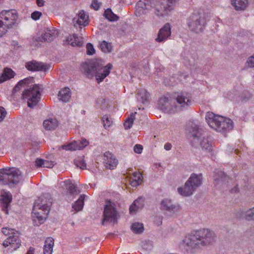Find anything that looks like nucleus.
I'll return each instance as SVG.
<instances>
[{
  "instance_id": "dca6fc26",
  "label": "nucleus",
  "mask_w": 254,
  "mask_h": 254,
  "mask_svg": "<svg viewBox=\"0 0 254 254\" xmlns=\"http://www.w3.org/2000/svg\"><path fill=\"white\" fill-rule=\"evenodd\" d=\"M158 105L160 109L164 111L175 109L172 96L171 97L166 96L161 97L159 99Z\"/></svg>"
},
{
  "instance_id": "a211bd4d",
  "label": "nucleus",
  "mask_w": 254,
  "mask_h": 254,
  "mask_svg": "<svg viewBox=\"0 0 254 254\" xmlns=\"http://www.w3.org/2000/svg\"><path fill=\"white\" fill-rule=\"evenodd\" d=\"M171 26L168 23L160 29L157 37L155 40L158 42H162L166 40L171 35Z\"/></svg>"
},
{
  "instance_id": "f03ea898",
  "label": "nucleus",
  "mask_w": 254,
  "mask_h": 254,
  "mask_svg": "<svg viewBox=\"0 0 254 254\" xmlns=\"http://www.w3.org/2000/svg\"><path fill=\"white\" fill-rule=\"evenodd\" d=\"M177 0H139L136 6L143 9L154 8L155 14L158 16L168 14L174 7Z\"/></svg>"
},
{
  "instance_id": "13d9d810",
  "label": "nucleus",
  "mask_w": 254,
  "mask_h": 254,
  "mask_svg": "<svg viewBox=\"0 0 254 254\" xmlns=\"http://www.w3.org/2000/svg\"><path fill=\"white\" fill-rule=\"evenodd\" d=\"M246 64H254V55L250 57L247 61Z\"/></svg>"
},
{
  "instance_id": "9b49d317",
  "label": "nucleus",
  "mask_w": 254,
  "mask_h": 254,
  "mask_svg": "<svg viewBox=\"0 0 254 254\" xmlns=\"http://www.w3.org/2000/svg\"><path fill=\"white\" fill-rule=\"evenodd\" d=\"M40 89V85L34 84L32 87L25 89L23 92L22 98L27 100L29 107L33 108L39 102L41 96Z\"/></svg>"
},
{
  "instance_id": "20e7f679",
  "label": "nucleus",
  "mask_w": 254,
  "mask_h": 254,
  "mask_svg": "<svg viewBox=\"0 0 254 254\" xmlns=\"http://www.w3.org/2000/svg\"><path fill=\"white\" fill-rule=\"evenodd\" d=\"M205 119L209 127L217 131H229L233 127L231 120L215 115L212 112L206 113Z\"/></svg>"
},
{
  "instance_id": "6ab92c4d",
  "label": "nucleus",
  "mask_w": 254,
  "mask_h": 254,
  "mask_svg": "<svg viewBox=\"0 0 254 254\" xmlns=\"http://www.w3.org/2000/svg\"><path fill=\"white\" fill-rule=\"evenodd\" d=\"M57 36V33L56 31L52 29L51 30L47 28L43 33L42 34L40 37L36 38L35 41L37 42H51L54 38Z\"/></svg>"
},
{
  "instance_id": "4468645a",
  "label": "nucleus",
  "mask_w": 254,
  "mask_h": 254,
  "mask_svg": "<svg viewBox=\"0 0 254 254\" xmlns=\"http://www.w3.org/2000/svg\"><path fill=\"white\" fill-rule=\"evenodd\" d=\"M214 186L217 189L222 190L226 188L229 178L223 172L216 169L214 171Z\"/></svg>"
},
{
  "instance_id": "338daca9",
  "label": "nucleus",
  "mask_w": 254,
  "mask_h": 254,
  "mask_svg": "<svg viewBox=\"0 0 254 254\" xmlns=\"http://www.w3.org/2000/svg\"><path fill=\"white\" fill-rule=\"evenodd\" d=\"M82 64H88L87 62H84V63H82Z\"/></svg>"
},
{
  "instance_id": "2f4dec72",
  "label": "nucleus",
  "mask_w": 254,
  "mask_h": 254,
  "mask_svg": "<svg viewBox=\"0 0 254 254\" xmlns=\"http://www.w3.org/2000/svg\"><path fill=\"white\" fill-rule=\"evenodd\" d=\"M54 244V239L52 238H47L45 241L44 254H52Z\"/></svg>"
},
{
  "instance_id": "c85d7f7f",
  "label": "nucleus",
  "mask_w": 254,
  "mask_h": 254,
  "mask_svg": "<svg viewBox=\"0 0 254 254\" xmlns=\"http://www.w3.org/2000/svg\"><path fill=\"white\" fill-rule=\"evenodd\" d=\"M50 64H26V68L32 71H46L49 69Z\"/></svg>"
},
{
  "instance_id": "864d4df0",
  "label": "nucleus",
  "mask_w": 254,
  "mask_h": 254,
  "mask_svg": "<svg viewBox=\"0 0 254 254\" xmlns=\"http://www.w3.org/2000/svg\"><path fill=\"white\" fill-rule=\"evenodd\" d=\"M252 96V95L248 92L243 93L241 95V100H248L250 99Z\"/></svg>"
},
{
  "instance_id": "37998d69",
  "label": "nucleus",
  "mask_w": 254,
  "mask_h": 254,
  "mask_svg": "<svg viewBox=\"0 0 254 254\" xmlns=\"http://www.w3.org/2000/svg\"><path fill=\"white\" fill-rule=\"evenodd\" d=\"M134 119V115L132 114L128 117L124 123V127L126 129L130 128L133 125Z\"/></svg>"
},
{
  "instance_id": "e433bc0d",
  "label": "nucleus",
  "mask_w": 254,
  "mask_h": 254,
  "mask_svg": "<svg viewBox=\"0 0 254 254\" xmlns=\"http://www.w3.org/2000/svg\"><path fill=\"white\" fill-rule=\"evenodd\" d=\"M201 148L206 152H209L212 150V144L211 139L208 137H204L200 142Z\"/></svg>"
},
{
  "instance_id": "8fccbe9b",
  "label": "nucleus",
  "mask_w": 254,
  "mask_h": 254,
  "mask_svg": "<svg viewBox=\"0 0 254 254\" xmlns=\"http://www.w3.org/2000/svg\"><path fill=\"white\" fill-rule=\"evenodd\" d=\"M16 231L15 230L8 227H5L2 229V232L5 235L11 236L13 234H14V233Z\"/></svg>"
},
{
  "instance_id": "ea45409f",
  "label": "nucleus",
  "mask_w": 254,
  "mask_h": 254,
  "mask_svg": "<svg viewBox=\"0 0 254 254\" xmlns=\"http://www.w3.org/2000/svg\"><path fill=\"white\" fill-rule=\"evenodd\" d=\"M74 164L77 167L80 168L81 169H85L86 168V164L84 160V156H78L74 159Z\"/></svg>"
},
{
  "instance_id": "0eeeda50",
  "label": "nucleus",
  "mask_w": 254,
  "mask_h": 254,
  "mask_svg": "<svg viewBox=\"0 0 254 254\" xmlns=\"http://www.w3.org/2000/svg\"><path fill=\"white\" fill-rule=\"evenodd\" d=\"M207 18L203 11L192 13L188 19V24L190 30L196 33L202 32L206 26Z\"/></svg>"
},
{
  "instance_id": "9d476101",
  "label": "nucleus",
  "mask_w": 254,
  "mask_h": 254,
  "mask_svg": "<svg viewBox=\"0 0 254 254\" xmlns=\"http://www.w3.org/2000/svg\"><path fill=\"white\" fill-rule=\"evenodd\" d=\"M174 108L177 110L187 109L191 103V94L186 91L175 92L172 94Z\"/></svg>"
},
{
  "instance_id": "58836bf2",
  "label": "nucleus",
  "mask_w": 254,
  "mask_h": 254,
  "mask_svg": "<svg viewBox=\"0 0 254 254\" xmlns=\"http://www.w3.org/2000/svg\"><path fill=\"white\" fill-rule=\"evenodd\" d=\"M103 15L110 21H116L119 18V16L114 13L110 8H107L105 11Z\"/></svg>"
},
{
  "instance_id": "c9c22d12",
  "label": "nucleus",
  "mask_w": 254,
  "mask_h": 254,
  "mask_svg": "<svg viewBox=\"0 0 254 254\" xmlns=\"http://www.w3.org/2000/svg\"><path fill=\"white\" fill-rule=\"evenodd\" d=\"M149 93L145 89H140L138 90L137 99L138 101L144 103L149 97Z\"/></svg>"
},
{
  "instance_id": "de8ad7c7",
  "label": "nucleus",
  "mask_w": 254,
  "mask_h": 254,
  "mask_svg": "<svg viewBox=\"0 0 254 254\" xmlns=\"http://www.w3.org/2000/svg\"><path fill=\"white\" fill-rule=\"evenodd\" d=\"M245 218L248 221L254 220V207L245 212Z\"/></svg>"
},
{
  "instance_id": "774afa93",
  "label": "nucleus",
  "mask_w": 254,
  "mask_h": 254,
  "mask_svg": "<svg viewBox=\"0 0 254 254\" xmlns=\"http://www.w3.org/2000/svg\"><path fill=\"white\" fill-rule=\"evenodd\" d=\"M71 224L72 225H73L74 224V222H72Z\"/></svg>"
},
{
  "instance_id": "4d7b16f0",
  "label": "nucleus",
  "mask_w": 254,
  "mask_h": 254,
  "mask_svg": "<svg viewBox=\"0 0 254 254\" xmlns=\"http://www.w3.org/2000/svg\"><path fill=\"white\" fill-rule=\"evenodd\" d=\"M91 6L96 10H98L100 7L99 4L97 0H93L91 3Z\"/></svg>"
},
{
  "instance_id": "603ef678",
  "label": "nucleus",
  "mask_w": 254,
  "mask_h": 254,
  "mask_svg": "<svg viewBox=\"0 0 254 254\" xmlns=\"http://www.w3.org/2000/svg\"><path fill=\"white\" fill-rule=\"evenodd\" d=\"M42 16V13L38 11H35L32 13L31 17L34 20H38Z\"/></svg>"
},
{
  "instance_id": "ddd939ff",
  "label": "nucleus",
  "mask_w": 254,
  "mask_h": 254,
  "mask_svg": "<svg viewBox=\"0 0 254 254\" xmlns=\"http://www.w3.org/2000/svg\"><path fill=\"white\" fill-rule=\"evenodd\" d=\"M20 233L16 231L14 234L9 236L2 243L3 246L5 248H7L10 252L16 251L21 246V240L19 238Z\"/></svg>"
},
{
  "instance_id": "052dcab7",
  "label": "nucleus",
  "mask_w": 254,
  "mask_h": 254,
  "mask_svg": "<svg viewBox=\"0 0 254 254\" xmlns=\"http://www.w3.org/2000/svg\"><path fill=\"white\" fill-rule=\"evenodd\" d=\"M45 2L44 0H36V4L40 7L44 6Z\"/></svg>"
},
{
  "instance_id": "c03bdc74",
  "label": "nucleus",
  "mask_w": 254,
  "mask_h": 254,
  "mask_svg": "<svg viewBox=\"0 0 254 254\" xmlns=\"http://www.w3.org/2000/svg\"><path fill=\"white\" fill-rule=\"evenodd\" d=\"M101 50L105 53L110 52L112 50V47L110 43H108L106 41H103L100 45Z\"/></svg>"
},
{
  "instance_id": "5fc2aeb1",
  "label": "nucleus",
  "mask_w": 254,
  "mask_h": 254,
  "mask_svg": "<svg viewBox=\"0 0 254 254\" xmlns=\"http://www.w3.org/2000/svg\"><path fill=\"white\" fill-rule=\"evenodd\" d=\"M0 122H1L3 121L6 115V112L2 107H0Z\"/></svg>"
},
{
  "instance_id": "a19ab883",
  "label": "nucleus",
  "mask_w": 254,
  "mask_h": 254,
  "mask_svg": "<svg viewBox=\"0 0 254 254\" xmlns=\"http://www.w3.org/2000/svg\"><path fill=\"white\" fill-rule=\"evenodd\" d=\"M132 231L137 234L142 233L144 231V227L142 223L135 222L131 226Z\"/></svg>"
},
{
  "instance_id": "bf43d9fd",
  "label": "nucleus",
  "mask_w": 254,
  "mask_h": 254,
  "mask_svg": "<svg viewBox=\"0 0 254 254\" xmlns=\"http://www.w3.org/2000/svg\"><path fill=\"white\" fill-rule=\"evenodd\" d=\"M172 148V144L170 143L167 142L164 145V149L166 150H170Z\"/></svg>"
},
{
  "instance_id": "c756f323",
  "label": "nucleus",
  "mask_w": 254,
  "mask_h": 254,
  "mask_svg": "<svg viewBox=\"0 0 254 254\" xmlns=\"http://www.w3.org/2000/svg\"><path fill=\"white\" fill-rule=\"evenodd\" d=\"M14 72L10 68H5L0 76V83H1L14 77Z\"/></svg>"
},
{
  "instance_id": "a18cd8bd",
  "label": "nucleus",
  "mask_w": 254,
  "mask_h": 254,
  "mask_svg": "<svg viewBox=\"0 0 254 254\" xmlns=\"http://www.w3.org/2000/svg\"><path fill=\"white\" fill-rule=\"evenodd\" d=\"M141 246L143 250L150 251L153 248V244L150 241L144 240L141 242Z\"/></svg>"
},
{
  "instance_id": "7c9ffc66",
  "label": "nucleus",
  "mask_w": 254,
  "mask_h": 254,
  "mask_svg": "<svg viewBox=\"0 0 254 254\" xmlns=\"http://www.w3.org/2000/svg\"><path fill=\"white\" fill-rule=\"evenodd\" d=\"M58 126V122L56 119H49L45 120L43 123L44 127L47 130L55 129Z\"/></svg>"
},
{
  "instance_id": "72a5a7b5",
  "label": "nucleus",
  "mask_w": 254,
  "mask_h": 254,
  "mask_svg": "<svg viewBox=\"0 0 254 254\" xmlns=\"http://www.w3.org/2000/svg\"><path fill=\"white\" fill-rule=\"evenodd\" d=\"M231 3L237 10H244L247 7V0H231Z\"/></svg>"
},
{
  "instance_id": "3c124183",
  "label": "nucleus",
  "mask_w": 254,
  "mask_h": 254,
  "mask_svg": "<svg viewBox=\"0 0 254 254\" xmlns=\"http://www.w3.org/2000/svg\"><path fill=\"white\" fill-rule=\"evenodd\" d=\"M228 98L234 102H239L240 101V96L238 95L237 93L236 94H234L233 93L230 92L228 94Z\"/></svg>"
},
{
  "instance_id": "6e6552de",
  "label": "nucleus",
  "mask_w": 254,
  "mask_h": 254,
  "mask_svg": "<svg viewBox=\"0 0 254 254\" xmlns=\"http://www.w3.org/2000/svg\"><path fill=\"white\" fill-rule=\"evenodd\" d=\"M51 203V198L47 202L43 199V197H39L34 202L32 213L35 215L40 223H43L47 219Z\"/></svg>"
},
{
  "instance_id": "473e14b6",
  "label": "nucleus",
  "mask_w": 254,
  "mask_h": 254,
  "mask_svg": "<svg viewBox=\"0 0 254 254\" xmlns=\"http://www.w3.org/2000/svg\"><path fill=\"white\" fill-rule=\"evenodd\" d=\"M85 196V195L84 194L80 195L78 200H77L72 205V209L74 210L73 214H75L82 209L84 205V200Z\"/></svg>"
},
{
  "instance_id": "4be33fe9",
  "label": "nucleus",
  "mask_w": 254,
  "mask_h": 254,
  "mask_svg": "<svg viewBox=\"0 0 254 254\" xmlns=\"http://www.w3.org/2000/svg\"><path fill=\"white\" fill-rule=\"evenodd\" d=\"M196 189H194L188 180L186 182L184 187L178 188V191L181 195L188 196L191 195Z\"/></svg>"
},
{
  "instance_id": "f8f14e48",
  "label": "nucleus",
  "mask_w": 254,
  "mask_h": 254,
  "mask_svg": "<svg viewBox=\"0 0 254 254\" xmlns=\"http://www.w3.org/2000/svg\"><path fill=\"white\" fill-rule=\"evenodd\" d=\"M160 208L165 215L169 216L176 215L180 209L179 205L173 204L168 198L164 199L161 201Z\"/></svg>"
},
{
  "instance_id": "7ed1b4c3",
  "label": "nucleus",
  "mask_w": 254,
  "mask_h": 254,
  "mask_svg": "<svg viewBox=\"0 0 254 254\" xmlns=\"http://www.w3.org/2000/svg\"><path fill=\"white\" fill-rule=\"evenodd\" d=\"M112 68V64H107L106 66H102V64H81L80 69L88 78H92L95 76L97 82L99 83L109 75Z\"/></svg>"
},
{
  "instance_id": "a878e982",
  "label": "nucleus",
  "mask_w": 254,
  "mask_h": 254,
  "mask_svg": "<svg viewBox=\"0 0 254 254\" xmlns=\"http://www.w3.org/2000/svg\"><path fill=\"white\" fill-rule=\"evenodd\" d=\"M66 41L73 46L81 47L83 43L81 37H79L75 34L70 35L67 38Z\"/></svg>"
},
{
  "instance_id": "79ce46f5",
  "label": "nucleus",
  "mask_w": 254,
  "mask_h": 254,
  "mask_svg": "<svg viewBox=\"0 0 254 254\" xmlns=\"http://www.w3.org/2000/svg\"><path fill=\"white\" fill-rule=\"evenodd\" d=\"M32 80L33 78L31 77L25 78L22 80H21L20 81L18 82V83L15 86L14 90L15 92L19 90L20 89V87L23 85L28 84L30 82V81H32Z\"/></svg>"
},
{
  "instance_id": "39448f33",
  "label": "nucleus",
  "mask_w": 254,
  "mask_h": 254,
  "mask_svg": "<svg viewBox=\"0 0 254 254\" xmlns=\"http://www.w3.org/2000/svg\"><path fill=\"white\" fill-rule=\"evenodd\" d=\"M22 180L21 171L18 169L4 168L0 170V183L12 187Z\"/></svg>"
},
{
  "instance_id": "69168bd1",
  "label": "nucleus",
  "mask_w": 254,
  "mask_h": 254,
  "mask_svg": "<svg viewBox=\"0 0 254 254\" xmlns=\"http://www.w3.org/2000/svg\"><path fill=\"white\" fill-rule=\"evenodd\" d=\"M237 191V188H236L232 190V192H236Z\"/></svg>"
},
{
  "instance_id": "aec40b11",
  "label": "nucleus",
  "mask_w": 254,
  "mask_h": 254,
  "mask_svg": "<svg viewBox=\"0 0 254 254\" xmlns=\"http://www.w3.org/2000/svg\"><path fill=\"white\" fill-rule=\"evenodd\" d=\"M74 25H82L86 26L88 24V16L83 10H81L72 19Z\"/></svg>"
},
{
  "instance_id": "2eb2a0df",
  "label": "nucleus",
  "mask_w": 254,
  "mask_h": 254,
  "mask_svg": "<svg viewBox=\"0 0 254 254\" xmlns=\"http://www.w3.org/2000/svg\"><path fill=\"white\" fill-rule=\"evenodd\" d=\"M89 143L86 139H82L81 140L74 141L66 145L62 146V148L65 150L74 151L81 150L85 147Z\"/></svg>"
},
{
  "instance_id": "49530a36",
  "label": "nucleus",
  "mask_w": 254,
  "mask_h": 254,
  "mask_svg": "<svg viewBox=\"0 0 254 254\" xmlns=\"http://www.w3.org/2000/svg\"><path fill=\"white\" fill-rule=\"evenodd\" d=\"M102 121L104 127L105 128L109 127L113 123L111 118L107 115H106L102 117Z\"/></svg>"
},
{
  "instance_id": "423d86ee",
  "label": "nucleus",
  "mask_w": 254,
  "mask_h": 254,
  "mask_svg": "<svg viewBox=\"0 0 254 254\" xmlns=\"http://www.w3.org/2000/svg\"><path fill=\"white\" fill-rule=\"evenodd\" d=\"M17 19V12L15 10H3L0 13V37L12 27Z\"/></svg>"
},
{
  "instance_id": "f257e3e1",
  "label": "nucleus",
  "mask_w": 254,
  "mask_h": 254,
  "mask_svg": "<svg viewBox=\"0 0 254 254\" xmlns=\"http://www.w3.org/2000/svg\"><path fill=\"white\" fill-rule=\"evenodd\" d=\"M215 233L208 229H200L194 233L187 235L181 243V246L191 253L202 247L213 243L216 240Z\"/></svg>"
},
{
  "instance_id": "0e129e2a",
  "label": "nucleus",
  "mask_w": 254,
  "mask_h": 254,
  "mask_svg": "<svg viewBox=\"0 0 254 254\" xmlns=\"http://www.w3.org/2000/svg\"><path fill=\"white\" fill-rule=\"evenodd\" d=\"M25 64H44L43 63H42V62H37L36 61H30V62H28L27 63H26Z\"/></svg>"
},
{
  "instance_id": "cd10ccee",
  "label": "nucleus",
  "mask_w": 254,
  "mask_h": 254,
  "mask_svg": "<svg viewBox=\"0 0 254 254\" xmlns=\"http://www.w3.org/2000/svg\"><path fill=\"white\" fill-rule=\"evenodd\" d=\"M144 205V199L142 197H138L135 200L132 205L129 207L130 213L135 212L141 209Z\"/></svg>"
},
{
  "instance_id": "1a4fd4ad",
  "label": "nucleus",
  "mask_w": 254,
  "mask_h": 254,
  "mask_svg": "<svg viewBox=\"0 0 254 254\" xmlns=\"http://www.w3.org/2000/svg\"><path fill=\"white\" fill-rule=\"evenodd\" d=\"M119 212L116 204L110 200H107L104 206L102 225H104L112 222L114 224H117Z\"/></svg>"
},
{
  "instance_id": "6e6d98bb",
  "label": "nucleus",
  "mask_w": 254,
  "mask_h": 254,
  "mask_svg": "<svg viewBox=\"0 0 254 254\" xmlns=\"http://www.w3.org/2000/svg\"><path fill=\"white\" fill-rule=\"evenodd\" d=\"M134 151L137 153H141L143 149L142 146L140 144H136L134 146Z\"/></svg>"
},
{
  "instance_id": "f704fd0d",
  "label": "nucleus",
  "mask_w": 254,
  "mask_h": 254,
  "mask_svg": "<svg viewBox=\"0 0 254 254\" xmlns=\"http://www.w3.org/2000/svg\"><path fill=\"white\" fill-rule=\"evenodd\" d=\"M35 164L37 167L44 168H52L54 164L52 161L37 158L35 161Z\"/></svg>"
},
{
  "instance_id": "b1692460",
  "label": "nucleus",
  "mask_w": 254,
  "mask_h": 254,
  "mask_svg": "<svg viewBox=\"0 0 254 254\" xmlns=\"http://www.w3.org/2000/svg\"><path fill=\"white\" fill-rule=\"evenodd\" d=\"M190 181V184L195 189L202 184V174H199L197 175L195 174H192L188 179Z\"/></svg>"
},
{
  "instance_id": "680f3d73",
  "label": "nucleus",
  "mask_w": 254,
  "mask_h": 254,
  "mask_svg": "<svg viewBox=\"0 0 254 254\" xmlns=\"http://www.w3.org/2000/svg\"><path fill=\"white\" fill-rule=\"evenodd\" d=\"M26 254H34V249L30 247Z\"/></svg>"
},
{
  "instance_id": "4c0bfd02",
  "label": "nucleus",
  "mask_w": 254,
  "mask_h": 254,
  "mask_svg": "<svg viewBox=\"0 0 254 254\" xmlns=\"http://www.w3.org/2000/svg\"><path fill=\"white\" fill-rule=\"evenodd\" d=\"M188 129L191 132L192 136L194 138L198 137L199 127L195 123L193 122L190 123L187 127Z\"/></svg>"
},
{
  "instance_id": "412c9836",
  "label": "nucleus",
  "mask_w": 254,
  "mask_h": 254,
  "mask_svg": "<svg viewBox=\"0 0 254 254\" xmlns=\"http://www.w3.org/2000/svg\"><path fill=\"white\" fill-rule=\"evenodd\" d=\"M1 197V198L0 199V203L1 209L6 214H8V208L11 201L12 195L10 193L6 192L2 194Z\"/></svg>"
},
{
  "instance_id": "393cba45",
  "label": "nucleus",
  "mask_w": 254,
  "mask_h": 254,
  "mask_svg": "<svg viewBox=\"0 0 254 254\" xmlns=\"http://www.w3.org/2000/svg\"><path fill=\"white\" fill-rule=\"evenodd\" d=\"M142 175L139 172H135L132 174L130 179V184L133 187H137L142 183Z\"/></svg>"
},
{
  "instance_id": "09e8293b",
  "label": "nucleus",
  "mask_w": 254,
  "mask_h": 254,
  "mask_svg": "<svg viewBox=\"0 0 254 254\" xmlns=\"http://www.w3.org/2000/svg\"><path fill=\"white\" fill-rule=\"evenodd\" d=\"M86 49V53L88 55H92L95 52V50L93 47V45L90 43H88L87 44Z\"/></svg>"
},
{
  "instance_id": "e2e57ef3",
  "label": "nucleus",
  "mask_w": 254,
  "mask_h": 254,
  "mask_svg": "<svg viewBox=\"0 0 254 254\" xmlns=\"http://www.w3.org/2000/svg\"><path fill=\"white\" fill-rule=\"evenodd\" d=\"M11 45L14 46L15 48L17 47V48H18L19 47V46H18V43L17 41H13L12 42V44Z\"/></svg>"
},
{
  "instance_id": "bb28decb",
  "label": "nucleus",
  "mask_w": 254,
  "mask_h": 254,
  "mask_svg": "<svg viewBox=\"0 0 254 254\" xmlns=\"http://www.w3.org/2000/svg\"><path fill=\"white\" fill-rule=\"evenodd\" d=\"M70 97L71 93L69 88L62 89L58 93L59 99L64 102H67Z\"/></svg>"
},
{
  "instance_id": "f3484780",
  "label": "nucleus",
  "mask_w": 254,
  "mask_h": 254,
  "mask_svg": "<svg viewBox=\"0 0 254 254\" xmlns=\"http://www.w3.org/2000/svg\"><path fill=\"white\" fill-rule=\"evenodd\" d=\"M103 160L106 168L110 170L114 169L118 164V159L109 152L104 154Z\"/></svg>"
},
{
  "instance_id": "5701e85b",
  "label": "nucleus",
  "mask_w": 254,
  "mask_h": 254,
  "mask_svg": "<svg viewBox=\"0 0 254 254\" xmlns=\"http://www.w3.org/2000/svg\"><path fill=\"white\" fill-rule=\"evenodd\" d=\"M64 183L67 190V195L74 196L78 194L79 191L77 190V188L71 181L67 180L64 182Z\"/></svg>"
}]
</instances>
